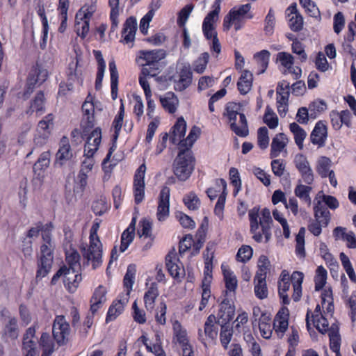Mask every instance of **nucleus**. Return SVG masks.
Here are the masks:
<instances>
[{
  "label": "nucleus",
  "instance_id": "12",
  "mask_svg": "<svg viewBox=\"0 0 356 356\" xmlns=\"http://www.w3.org/2000/svg\"><path fill=\"white\" fill-rule=\"evenodd\" d=\"M216 324H218V316L216 317L214 314H210L204 323V330L201 328L198 329V340L204 346H207V341H213L217 339L218 329Z\"/></svg>",
  "mask_w": 356,
  "mask_h": 356
},
{
  "label": "nucleus",
  "instance_id": "39",
  "mask_svg": "<svg viewBox=\"0 0 356 356\" xmlns=\"http://www.w3.org/2000/svg\"><path fill=\"white\" fill-rule=\"evenodd\" d=\"M303 278V273L299 271H294L290 276V282L293 289L292 298L295 302L299 301L301 298Z\"/></svg>",
  "mask_w": 356,
  "mask_h": 356
},
{
  "label": "nucleus",
  "instance_id": "35",
  "mask_svg": "<svg viewBox=\"0 0 356 356\" xmlns=\"http://www.w3.org/2000/svg\"><path fill=\"white\" fill-rule=\"evenodd\" d=\"M159 295L158 284L156 282H152L143 297L145 307L148 312H152L154 309L155 300Z\"/></svg>",
  "mask_w": 356,
  "mask_h": 356
},
{
  "label": "nucleus",
  "instance_id": "41",
  "mask_svg": "<svg viewBox=\"0 0 356 356\" xmlns=\"http://www.w3.org/2000/svg\"><path fill=\"white\" fill-rule=\"evenodd\" d=\"M211 281L207 277L204 278L202 281L200 291L201 300L198 307L200 312L203 311L207 307L211 298Z\"/></svg>",
  "mask_w": 356,
  "mask_h": 356
},
{
  "label": "nucleus",
  "instance_id": "42",
  "mask_svg": "<svg viewBox=\"0 0 356 356\" xmlns=\"http://www.w3.org/2000/svg\"><path fill=\"white\" fill-rule=\"evenodd\" d=\"M108 67L111 78V98L115 100L118 97L119 75L114 60L109 61Z\"/></svg>",
  "mask_w": 356,
  "mask_h": 356
},
{
  "label": "nucleus",
  "instance_id": "23",
  "mask_svg": "<svg viewBox=\"0 0 356 356\" xmlns=\"http://www.w3.org/2000/svg\"><path fill=\"white\" fill-rule=\"evenodd\" d=\"M66 81L72 84L82 86L83 83V70L82 66L79 65V61L77 57L72 60L66 71Z\"/></svg>",
  "mask_w": 356,
  "mask_h": 356
},
{
  "label": "nucleus",
  "instance_id": "45",
  "mask_svg": "<svg viewBox=\"0 0 356 356\" xmlns=\"http://www.w3.org/2000/svg\"><path fill=\"white\" fill-rule=\"evenodd\" d=\"M160 102L163 108L169 113L173 114L176 112L178 99L173 92H168L164 97L160 98Z\"/></svg>",
  "mask_w": 356,
  "mask_h": 356
},
{
  "label": "nucleus",
  "instance_id": "56",
  "mask_svg": "<svg viewBox=\"0 0 356 356\" xmlns=\"http://www.w3.org/2000/svg\"><path fill=\"white\" fill-rule=\"evenodd\" d=\"M332 161L329 157L321 156L316 165V172L321 178H327V175L332 170H330Z\"/></svg>",
  "mask_w": 356,
  "mask_h": 356
},
{
  "label": "nucleus",
  "instance_id": "21",
  "mask_svg": "<svg viewBox=\"0 0 356 356\" xmlns=\"http://www.w3.org/2000/svg\"><path fill=\"white\" fill-rule=\"evenodd\" d=\"M294 163L303 181L306 184L312 185L314 181V176L307 157L302 154H297L294 159Z\"/></svg>",
  "mask_w": 356,
  "mask_h": 356
},
{
  "label": "nucleus",
  "instance_id": "4",
  "mask_svg": "<svg viewBox=\"0 0 356 356\" xmlns=\"http://www.w3.org/2000/svg\"><path fill=\"white\" fill-rule=\"evenodd\" d=\"M195 165V159L191 149H179L172 163V171L179 181H185L191 176Z\"/></svg>",
  "mask_w": 356,
  "mask_h": 356
},
{
  "label": "nucleus",
  "instance_id": "25",
  "mask_svg": "<svg viewBox=\"0 0 356 356\" xmlns=\"http://www.w3.org/2000/svg\"><path fill=\"white\" fill-rule=\"evenodd\" d=\"M73 157L69 139L67 136H63L60 140L59 148L56 154L55 165L60 167L64 165Z\"/></svg>",
  "mask_w": 356,
  "mask_h": 356
},
{
  "label": "nucleus",
  "instance_id": "47",
  "mask_svg": "<svg viewBox=\"0 0 356 356\" xmlns=\"http://www.w3.org/2000/svg\"><path fill=\"white\" fill-rule=\"evenodd\" d=\"M216 185L219 187H222V193L218 197V201L216 204L214 212L216 215H218L222 213L224 209L225 199H226V189H227V183L226 181L223 179H218L216 181Z\"/></svg>",
  "mask_w": 356,
  "mask_h": 356
},
{
  "label": "nucleus",
  "instance_id": "44",
  "mask_svg": "<svg viewBox=\"0 0 356 356\" xmlns=\"http://www.w3.org/2000/svg\"><path fill=\"white\" fill-rule=\"evenodd\" d=\"M312 191V187L311 185L299 184L294 188V194L303 203L307 204V207H310L312 204V199L310 197Z\"/></svg>",
  "mask_w": 356,
  "mask_h": 356
},
{
  "label": "nucleus",
  "instance_id": "53",
  "mask_svg": "<svg viewBox=\"0 0 356 356\" xmlns=\"http://www.w3.org/2000/svg\"><path fill=\"white\" fill-rule=\"evenodd\" d=\"M80 259V254L76 250L73 249L65 253V261L69 269L81 270Z\"/></svg>",
  "mask_w": 356,
  "mask_h": 356
},
{
  "label": "nucleus",
  "instance_id": "48",
  "mask_svg": "<svg viewBox=\"0 0 356 356\" xmlns=\"http://www.w3.org/2000/svg\"><path fill=\"white\" fill-rule=\"evenodd\" d=\"M308 108L310 118L316 119L327 108V105L325 101L317 99L312 102Z\"/></svg>",
  "mask_w": 356,
  "mask_h": 356
},
{
  "label": "nucleus",
  "instance_id": "51",
  "mask_svg": "<svg viewBox=\"0 0 356 356\" xmlns=\"http://www.w3.org/2000/svg\"><path fill=\"white\" fill-rule=\"evenodd\" d=\"M119 3L120 0H108V6L111 8V31H115L118 26Z\"/></svg>",
  "mask_w": 356,
  "mask_h": 356
},
{
  "label": "nucleus",
  "instance_id": "19",
  "mask_svg": "<svg viewBox=\"0 0 356 356\" xmlns=\"http://www.w3.org/2000/svg\"><path fill=\"white\" fill-rule=\"evenodd\" d=\"M294 163L303 181L306 184L312 185L314 181V176L307 157L302 154H297L294 159Z\"/></svg>",
  "mask_w": 356,
  "mask_h": 356
},
{
  "label": "nucleus",
  "instance_id": "49",
  "mask_svg": "<svg viewBox=\"0 0 356 356\" xmlns=\"http://www.w3.org/2000/svg\"><path fill=\"white\" fill-rule=\"evenodd\" d=\"M289 129L293 133L294 140L300 149L303 148V142L306 138V131L297 123L292 122L289 125Z\"/></svg>",
  "mask_w": 356,
  "mask_h": 356
},
{
  "label": "nucleus",
  "instance_id": "22",
  "mask_svg": "<svg viewBox=\"0 0 356 356\" xmlns=\"http://www.w3.org/2000/svg\"><path fill=\"white\" fill-rule=\"evenodd\" d=\"M170 189L168 186H163L159 195L156 217L159 221H164L170 213Z\"/></svg>",
  "mask_w": 356,
  "mask_h": 356
},
{
  "label": "nucleus",
  "instance_id": "13",
  "mask_svg": "<svg viewBox=\"0 0 356 356\" xmlns=\"http://www.w3.org/2000/svg\"><path fill=\"white\" fill-rule=\"evenodd\" d=\"M146 171L145 165L141 164L136 170L133 181V193L134 202L140 204L145 199V175Z\"/></svg>",
  "mask_w": 356,
  "mask_h": 356
},
{
  "label": "nucleus",
  "instance_id": "16",
  "mask_svg": "<svg viewBox=\"0 0 356 356\" xmlns=\"http://www.w3.org/2000/svg\"><path fill=\"white\" fill-rule=\"evenodd\" d=\"M54 339L59 346L65 344L70 334V325L64 316H56L52 326Z\"/></svg>",
  "mask_w": 356,
  "mask_h": 356
},
{
  "label": "nucleus",
  "instance_id": "2",
  "mask_svg": "<svg viewBox=\"0 0 356 356\" xmlns=\"http://www.w3.org/2000/svg\"><path fill=\"white\" fill-rule=\"evenodd\" d=\"M158 50H140L136 58V63L142 67L138 76L139 84H149L147 77H154L161 70V60L163 58Z\"/></svg>",
  "mask_w": 356,
  "mask_h": 356
},
{
  "label": "nucleus",
  "instance_id": "59",
  "mask_svg": "<svg viewBox=\"0 0 356 356\" xmlns=\"http://www.w3.org/2000/svg\"><path fill=\"white\" fill-rule=\"evenodd\" d=\"M90 29V21L80 19L75 17L74 31L78 36L84 39L87 36Z\"/></svg>",
  "mask_w": 356,
  "mask_h": 356
},
{
  "label": "nucleus",
  "instance_id": "10",
  "mask_svg": "<svg viewBox=\"0 0 356 356\" xmlns=\"http://www.w3.org/2000/svg\"><path fill=\"white\" fill-rule=\"evenodd\" d=\"M258 218V210L250 211L249 220L252 238L257 243H268L272 236L271 225H268V229L266 232L264 229H261V222H259Z\"/></svg>",
  "mask_w": 356,
  "mask_h": 356
},
{
  "label": "nucleus",
  "instance_id": "36",
  "mask_svg": "<svg viewBox=\"0 0 356 356\" xmlns=\"http://www.w3.org/2000/svg\"><path fill=\"white\" fill-rule=\"evenodd\" d=\"M93 55L97 63V72L96 74L95 88L97 90H99L101 89L102 86V81L106 69V63L100 51L94 50Z\"/></svg>",
  "mask_w": 356,
  "mask_h": 356
},
{
  "label": "nucleus",
  "instance_id": "7",
  "mask_svg": "<svg viewBox=\"0 0 356 356\" xmlns=\"http://www.w3.org/2000/svg\"><path fill=\"white\" fill-rule=\"evenodd\" d=\"M81 270H72L67 266H61L53 275L51 284L55 285L60 277L63 278V284L66 290L70 293H74L82 280Z\"/></svg>",
  "mask_w": 356,
  "mask_h": 356
},
{
  "label": "nucleus",
  "instance_id": "43",
  "mask_svg": "<svg viewBox=\"0 0 356 356\" xmlns=\"http://www.w3.org/2000/svg\"><path fill=\"white\" fill-rule=\"evenodd\" d=\"M39 344L42 350L41 356H51L55 350V343L48 333L43 332L42 334Z\"/></svg>",
  "mask_w": 356,
  "mask_h": 356
},
{
  "label": "nucleus",
  "instance_id": "14",
  "mask_svg": "<svg viewBox=\"0 0 356 356\" xmlns=\"http://www.w3.org/2000/svg\"><path fill=\"white\" fill-rule=\"evenodd\" d=\"M165 266L169 274L175 280L181 281L185 276V269L175 249L165 256Z\"/></svg>",
  "mask_w": 356,
  "mask_h": 356
},
{
  "label": "nucleus",
  "instance_id": "15",
  "mask_svg": "<svg viewBox=\"0 0 356 356\" xmlns=\"http://www.w3.org/2000/svg\"><path fill=\"white\" fill-rule=\"evenodd\" d=\"M102 129L96 127L88 132L84 144V157H93L102 143Z\"/></svg>",
  "mask_w": 356,
  "mask_h": 356
},
{
  "label": "nucleus",
  "instance_id": "20",
  "mask_svg": "<svg viewBox=\"0 0 356 356\" xmlns=\"http://www.w3.org/2000/svg\"><path fill=\"white\" fill-rule=\"evenodd\" d=\"M294 163L303 181L306 184L312 185L314 181V176L307 157L302 154H297L294 159Z\"/></svg>",
  "mask_w": 356,
  "mask_h": 356
},
{
  "label": "nucleus",
  "instance_id": "18",
  "mask_svg": "<svg viewBox=\"0 0 356 356\" xmlns=\"http://www.w3.org/2000/svg\"><path fill=\"white\" fill-rule=\"evenodd\" d=\"M289 316V309L285 305L281 307L275 316L273 329L279 339H282L288 330Z\"/></svg>",
  "mask_w": 356,
  "mask_h": 356
},
{
  "label": "nucleus",
  "instance_id": "31",
  "mask_svg": "<svg viewBox=\"0 0 356 356\" xmlns=\"http://www.w3.org/2000/svg\"><path fill=\"white\" fill-rule=\"evenodd\" d=\"M107 291L102 286H98L94 291L90 300V312L97 313L101 309L106 301Z\"/></svg>",
  "mask_w": 356,
  "mask_h": 356
},
{
  "label": "nucleus",
  "instance_id": "60",
  "mask_svg": "<svg viewBox=\"0 0 356 356\" xmlns=\"http://www.w3.org/2000/svg\"><path fill=\"white\" fill-rule=\"evenodd\" d=\"M270 261L267 256L261 255L258 261V270L254 277L266 278L267 273L269 270Z\"/></svg>",
  "mask_w": 356,
  "mask_h": 356
},
{
  "label": "nucleus",
  "instance_id": "32",
  "mask_svg": "<svg viewBox=\"0 0 356 356\" xmlns=\"http://www.w3.org/2000/svg\"><path fill=\"white\" fill-rule=\"evenodd\" d=\"M128 302V298L114 300L110 305L106 316V323L115 321L124 310V307Z\"/></svg>",
  "mask_w": 356,
  "mask_h": 356
},
{
  "label": "nucleus",
  "instance_id": "37",
  "mask_svg": "<svg viewBox=\"0 0 356 356\" xmlns=\"http://www.w3.org/2000/svg\"><path fill=\"white\" fill-rule=\"evenodd\" d=\"M288 142L286 136L283 133L277 134L272 140L270 156V158L277 157L285 148Z\"/></svg>",
  "mask_w": 356,
  "mask_h": 356
},
{
  "label": "nucleus",
  "instance_id": "11",
  "mask_svg": "<svg viewBox=\"0 0 356 356\" xmlns=\"http://www.w3.org/2000/svg\"><path fill=\"white\" fill-rule=\"evenodd\" d=\"M173 337L172 342L179 343L182 349V356H194L192 346L189 343L187 331L181 323L176 320L172 323Z\"/></svg>",
  "mask_w": 356,
  "mask_h": 356
},
{
  "label": "nucleus",
  "instance_id": "46",
  "mask_svg": "<svg viewBox=\"0 0 356 356\" xmlns=\"http://www.w3.org/2000/svg\"><path fill=\"white\" fill-rule=\"evenodd\" d=\"M92 128L88 127L85 124H80V129H74L70 134L72 143L74 145H79L85 140L88 132Z\"/></svg>",
  "mask_w": 356,
  "mask_h": 356
},
{
  "label": "nucleus",
  "instance_id": "5",
  "mask_svg": "<svg viewBox=\"0 0 356 356\" xmlns=\"http://www.w3.org/2000/svg\"><path fill=\"white\" fill-rule=\"evenodd\" d=\"M99 227L98 222L93 223L89 236V245L81 248L82 255L87 261H91L94 269L102 263V244L97 234Z\"/></svg>",
  "mask_w": 356,
  "mask_h": 356
},
{
  "label": "nucleus",
  "instance_id": "61",
  "mask_svg": "<svg viewBox=\"0 0 356 356\" xmlns=\"http://www.w3.org/2000/svg\"><path fill=\"white\" fill-rule=\"evenodd\" d=\"M327 275V270L322 266L317 268L314 277L316 291H320L323 288L326 283Z\"/></svg>",
  "mask_w": 356,
  "mask_h": 356
},
{
  "label": "nucleus",
  "instance_id": "57",
  "mask_svg": "<svg viewBox=\"0 0 356 356\" xmlns=\"http://www.w3.org/2000/svg\"><path fill=\"white\" fill-rule=\"evenodd\" d=\"M140 86L144 91L147 100V115L149 118H152L156 106L154 100L152 99V91L149 84H145L143 82V84H140Z\"/></svg>",
  "mask_w": 356,
  "mask_h": 356
},
{
  "label": "nucleus",
  "instance_id": "62",
  "mask_svg": "<svg viewBox=\"0 0 356 356\" xmlns=\"http://www.w3.org/2000/svg\"><path fill=\"white\" fill-rule=\"evenodd\" d=\"M209 54L204 52L194 61L193 70L197 74H202L209 63Z\"/></svg>",
  "mask_w": 356,
  "mask_h": 356
},
{
  "label": "nucleus",
  "instance_id": "30",
  "mask_svg": "<svg viewBox=\"0 0 356 356\" xmlns=\"http://www.w3.org/2000/svg\"><path fill=\"white\" fill-rule=\"evenodd\" d=\"M291 286L290 275L286 270H283L278 280V295L284 305L290 303V299L287 294Z\"/></svg>",
  "mask_w": 356,
  "mask_h": 356
},
{
  "label": "nucleus",
  "instance_id": "9",
  "mask_svg": "<svg viewBox=\"0 0 356 356\" xmlns=\"http://www.w3.org/2000/svg\"><path fill=\"white\" fill-rule=\"evenodd\" d=\"M221 270L226 289L222 291V296L220 298H222V300L228 299L230 304L234 305L233 298L235 296L238 280L227 263L224 262L221 264Z\"/></svg>",
  "mask_w": 356,
  "mask_h": 356
},
{
  "label": "nucleus",
  "instance_id": "50",
  "mask_svg": "<svg viewBox=\"0 0 356 356\" xmlns=\"http://www.w3.org/2000/svg\"><path fill=\"white\" fill-rule=\"evenodd\" d=\"M266 278L254 277V291L256 297L263 300L268 297V291L266 284Z\"/></svg>",
  "mask_w": 356,
  "mask_h": 356
},
{
  "label": "nucleus",
  "instance_id": "55",
  "mask_svg": "<svg viewBox=\"0 0 356 356\" xmlns=\"http://www.w3.org/2000/svg\"><path fill=\"white\" fill-rule=\"evenodd\" d=\"M54 117L53 114L47 115L42 120L39 121L37 127V132L38 134H47L51 135V129L54 126Z\"/></svg>",
  "mask_w": 356,
  "mask_h": 356
},
{
  "label": "nucleus",
  "instance_id": "24",
  "mask_svg": "<svg viewBox=\"0 0 356 356\" xmlns=\"http://www.w3.org/2000/svg\"><path fill=\"white\" fill-rule=\"evenodd\" d=\"M288 25L293 32H299L303 28V17L297 9L296 3H292L286 10Z\"/></svg>",
  "mask_w": 356,
  "mask_h": 356
},
{
  "label": "nucleus",
  "instance_id": "63",
  "mask_svg": "<svg viewBox=\"0 0 356 356\" xmlns=\"http://www.w3.org/2000/svg\"><path fill=\"white\" fill-rule=\"evenodd\" d=\"M276 63H280L286 69L293 68L294 64L293 56L285 51H281L276 55Z\"/></svg>",
  "mask_w": 356,
  "mask_h": 356
},
{
  "label": "nucleus",
  "instance_id": "34",
  "mask_svg": "<svg viewBox=\"0 0 356 356\" xmlns=\"http://www.w3.org/2000/svg\"><path fill=\"white\" fill-rule=\"evenodd\" d=\"M313 209L315 219L320 220L323 224V227H326L331 220V213L328 209L320 200H317Z\"/></svg>",
  "mask_w": 356,
  "mask_h": 356
},
{
  "label": "nucleus",
  "instance_id": "29",
  "mask_svg": "<svg viewBox=\"0 0 356 356\" xmlns=\"http://www.w3.org/2000/svg\"><path fill=\"white\" fill-rule=\"evenodd\" d=\"M35 334L34 327H29L23 337L22 352L24 356H37L36 343L33 340Z\"/></svg>",
  "mask_w": 356,
  "mask_h": 356
},
{
  "label": "nucleus",
  "instance_id": "6",
  "mask_svg": "<svg viewBox=\"0 0 356 356\" xmlns=\"http://www.w3.org/2000/svg\"><path fill=\"white\" fill-rule=\"evenodd\" d=\"M224 115L227 118L232 131L238 136L245 137V114L241 112V105L228 102Z\"/></svg>",
  "mask_w": 356,
  "mask_h": 356
},
{
  "label": "nucleus",
  "instance_id": "26",
  "mask_svg": "<svg viewBox=\"0 0 356 356\" xmlns=\"http://www.w3.org/2000/svg\"><path fill=\"white\" fill-rule=\"evenodd\" d=\"M327 138V127L326 122L323 120L318 121L310 134V141L318 147L325 145Z\"/></svg>",
  "mask_w": 356,
  "mask_h": 356
},
{
  "label": "nucleus",
  "instance_id": "28",
  "mask_svg": "<svg viewBox=\"0 0 356 356\" xmlns=\"http://www.w3.org/2000/svg\"><path fill=\"white\" fill-rule=\"evenodd\" d=\"M193 81V72L189 64H186L179 70V79L175 81L174 89L182 92L190 86Z\"/></svg>",
  "mask_w": 356,
  "mask_h": 356
},
{
  "label": "nucleus",
  "instance_id": "1",
  "mask_svg": "<svg viewBox=\"0 0 356 356\" xmlns=\"http://www.w3.org/2000/svg\"><path fill=\"white\" fill-rule=\"evenodd\" d=\"M54 225L52 222L43 224L41 221L35 223L34 227H30L25 237L32 240L38 238L41 233L43 243L40 246V252L37 254L36 279H42L51 271L54 261V245L52 241V232Z\"/></svg>",
  "mask_w": 356,
  "mask_h": 356
},
{
  "label": "nucleus",
  "instance_id": "8",
  "mask_svg": "<svg viewBox=\"0 0 356 356\" xmlns=\"http://www.w3.org/2000/svg\"><path fill=\"white\" fill-rule=\"evenodd\" d=\"M47 70L42 65L36 63L33 65L26 79V84L24 92V96L30 95L36 87L42 85L48 78Z\"/></svg>",
  "mask_w": 356,
  "mask_h": 356
},
{
  "label": "nucleus",
  "instance_id": "33",
  "mask_svg": "<svg viewBox=\"0 0 356 356\" xmlns=\"http://www.w3.org/2000/svg\"><path fill=\"white\" fill-rule=\"evenodd\" d=\"M186 131V122L183 117H179L177 118L175 124L171 128L170 130V142L176 145H179V143L180 140H182Z\"/></svg>",
  "mask_w": 356,
  "mask_h": 356
},
{
  "label": "nucleus",
  "instance_id": "64",
  "mask_svg": "<svg viewBox=\"0 0 356 356\" xmlns=\"http://www.w3.org/2000/svg\"><path fill=\"white\" fill-rule=\"evenodd\" d=\"M183 202L190 210H197L200 207V200L194 192H190L183 198Z\"/></svg>",
  "mask_w": 356,
  "mask_h": 356
},
{
  "label": "nucleus",
  "instance_id": "27",
  "mask_svg": "<svg viewBox=\"0 0 356 356\" xmlns=\"http://www.w3.org/2000/svg\"><path fill=\"white\" fill-rule=\"evenodd\" d=\"M137 31V20L134 16H130L125 20L121 31L120 42L123 44L131 43V47L135 40L136 32Z\"/></svg>",
  "mask_w": 356,
  "mask_h": 356
},
{
  "label": "nucleus",
  "instance_id": "17",
  "mask_svg": "<svg viewBox=\"0 0 356 356\" xmlns=\"http://www.w3.org/2000/svg\"><path fill=\"white\" fill-rule=\"evenodd\" d=\"M244 17L245 4L241 5L238 8L236 7L232 8L224 17L223 29L228 31L232 25L234 26L236 31L241 29L242 28V20Z\"/></svg>",
  "mask_w": 356,
  "mask_h": 356
},
{
  "label": "nucleus",
  "instance_id": "38",
  "mask_svg": "<svg viewBox=\"0 0 356 356\" xmlns=\"http://www.w3.org/2000/svg\"><path fill=\"white\" fill-rule=\"evenodd\" d=\"M270 54L268 50L264 49L254 54L253 59L257 64V74H263L268 67Z\"/></svg>",
  "mask_w": 356,
  "mask_h": 356
},
{
  "label": "nucleus",
  "instance_id": "40",
  "mask_svg": "<svg viewBox=\"0 0 356 356\" xmlns=\"http://www.w3.org/2000/svg\"><path fill=\"white\" fill-rule=\"evenodd\" d=\"M50 156L49 150L43 152L33 165V172L38 177H43L44 171L49 166Z\"/></svg>",
  "mask_w": 356,
  "mask_h": 356
},
{
  "label": "nucleus",
  "instance_id": "58",
  "mask_svg": "<svg viewBox=\"0 0 356 356\" xmlns=\"http://www.w3.org/2000/svg\"><path fill=\"white\" fill-rule=\"evenodd\" d=\"M138 226V234L140 236L149 238L152 241L154 239V236L152 234V223L149 219L143 218L139 222Z\"/></svg>",
  "mask_w": 356,
  "mask_h": 356
},
{
  "label": "nucleus",
  "instance_id": "52",
  "mask_svg": "<svg viewBox=\"0 0 356 356\" xmlns=\"http://www.w3.org/2000/svg\"><path fill=\"white\" fill-rule=\"evenodd\" d=\"M220 3L221 0H215L212 5L213 10L204 17L202 25L205 26L208 24H210L211 26H214V23L218 20L220 12Z\"/></svg>",
  "mask_w": 356,
  "mask_h": 356
},
{
  "label": "nucleus",
  "instance_id": "54",
  "mask_svg": "<svg viewBox=\"0 0 356 356\" xmlns=\"http://www.w3.org/2000/svg\"><path fill=\"white\" fill-rule=\"evenodd\" d=\"M3 334L11 339H15L19 334L17 320L15 317H10L3 328Z\"/></svg>",
  "mask_w": 356,
  "mask_h": 356
},
{
  "label": "nucleus",
  "instance_id": "3",
  "mask_svg": "<svg viewBox=\"0 0 356 356\" xmlns=\"http://www.w3.org/2000/svg\"><path fill=\"white\" fill-rule=\"evenodd\" d=\"M235 314V307L230 304L228 299L221 300L218 313V325L220 326V341L225 349H227L233 336V326L230 322Z\"/></svg>",
  "mask_w": 356,
  "mask_h": 356
}]
</instances>
